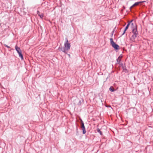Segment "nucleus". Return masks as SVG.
Masks as SVG:
<instances>
[{"mask_svg": "<svg viewBox=\"0 0 153 153\" xmlns=\"http://www.w3.org/2000/svg\"><path fill=\"white\" fill-rule=\"evenodd\" d=\"M144 1H138L136 3H135L132 6H131L130 7V9L131 10L134 7L137 6L139 4L142 3Z\"/></svg>", "mask_w": 153, "mask_h": 153, "instance_id": "39448f33", "label": "nucleus"}, {"mask_svg": "<svg viewBox=\"0 0 153 153\" xmlns=\"http://www.w3.org/2000/svg\"><path fill=\"white\" fill-rule=\"evenodd\" d=\"M82 128V131H83V134H85L86 132V131L85 130V127H84V128Z\"/></svg>", "mask_w": 153, "mask_h": 153, "instance_id": "2eb2a0df", "label": "nucleus"}, {"mask_svg": "<svg viewBox=\"0 0 153 153\" xmlns=\"http://www.w3.org/2000/svg\"><path fill=\"white\" fill-rule=\"evenodd\" d=\"M110 43L112 47L116 50H118L119 48V46L117 45L113 41L112 38L110 39Z\"/></svg>", "mask_w": 153, "mask_h": 153, "instance_id": "f03ea898", "label": "nucleus"}, {"mask_svg": "<svg viewBox=\"0 0 153 153\" xmlns=\"http://www.w3.org/2000/svg\"><path fill=\"white\" fill-rule=\"evenodd\" d=\"M122 68L123 69V71L125 72H126L128 71L127 69L126 68V67L124 65L123 67Z\"/></svg>", "mask_w": 153, "mask_h": 153, "instance_id": "ddd939ff", "label": "nucleus"}, {"mask_svg": "<svg viewBox=\"0 0 153 153\" xmlns=\"http://www.w3.org/2000/svg\"><path fill=\"white\" fill-rule=\"evenodd\" d=\"M66 42L64 43V46L66 48L67 51H68L70 49L71 47L70 43L68 42V40L67 38H66Z\"/></svg>", "mask_w": 153, "mask_h": 153, "instance_id": "7ed1b4c3", "label": "nucleus"}, {"mask_svg": "<svg viewBox=\"0 0 153 153\" xmlns=\"http://www.w3.org/2000/svg\"><path fill=\"white\" fill-rule=\"evenodd\" d=\"M97 132H98L101 135H102V131L100 130L99 128H98L97 129Z\"/></svg>", "mask_w": 153, "mask_h": 153, "instance_id": "f8f14e48", "label": "nucleus"}, {"mask_svg": "<svg viewBox=\"0 0 153 153\" xmlns=\"http://www.w3.org/2000/svg\"><path fill=\"white\" fill-rule=\"evenodd\" d=\"M4 46L5 47H7V48H10L9 46H8L7 45H6V44H4Z\"/></svg>", "mask_w": 153, "mask_h": 153, "instance_id": "a211bd4d", "label": "nucleus"}, {"mask_svg": "<svg viewBox=\"0 0 153 153\" xmlns=\"http://www.w3.org/2000/svg\"><path fill=\"white\" fill-rule=\"evenodd\" d=\"M119 64H120V65L122 67V68L124 66V65L123 64V63H120H120Z\"/></svg>", "mask_w": 153, "mask_h": 153, "instance_id": "6ab92c4d", "label": "nucleus"}, {"mask_svg": "<svg viewBox=\"0 0 153 153\" xmlns=\"http://www.w3.org/2000/svg\"><path fill=\"white\" fill-rule=\"evenodd\" d=\"M131 27L132 30V33L133 34L138 35V33L136 25H134L133 23H132L131 25Z\"/></svg>", "mask_w": 153, "mask_h": 153, "instance_id": "f257e3e1", "label": "nucleus"}, {"mask_svg": "<svg viewBox=\"0 0 153 153\" xmlns=\"http://www.w3.org/2000/svg\"><path fill=\"white\" fill-rule=\"evenodd\" d=\"M121 60V59H119V58H118L117 59V63L118 64H120V62Z\"/></svg>", "mask_w": 153, "mask_h": 153, "instance_id": "dca6fc26", "label": "nucleus"}, {"mask_svg": "<svg viewBox=\"0 0 153 153\" xmlns=\"http://www.w3.org/2000/svg\"><path fill=\"white\" fill-rule=\"evenodd\" d=\"M19 54V56L21 58V59L23 60V55L22 53V52H20L19 53H18Z\"/></svg>", "mask_w": 153, "mask_h": 153, "instance_id": "9d476101", "label": "nucleus"}, {"mask_svg": "<svg viewBox=\"0 0 153 153\" xmlns=\"http://www.w3.org/2000/svg\"><path fill=\"white\" fill-rule=\"evenodd\" d=\"M122 56H121V55H120L118 58H119V59H121V58H122Z\"/></svg>", "mask_w": 153, "mask_h": 153, "instance_id": "aec40b11", "label": "nucleus"}, {"mask_svg": "<svg viewBox=\"0 0 153 153\" xmlns=\"http://www.w3.org/2000/svg\"><path fill=\"white\" fill-rule=\"evenodd\" d=\"M133 21V20H132L131 21H130L128 22V23L127 25H126V27L124 30L123 33L122 34V35H124L126 31L128 28V27H129V26L130 25V24Z\"/></svg>", "mask_w": 153, "mask_h": 153, "instance_id": "20e7f679", "label": "nucleus"}, {"mask_svg": "<svg viewBox=\"0 0 153 153\" xmlns=\"http://www.w3.org/2000/svg\"><path fill=\"white\" fill-rule=\"evenodd\" d=\"M60 50L62 52L65 53H67L68 51H67L66 48L65 47L61 48H60Z\"/></svg>", "mask_w": 153, "mask_h": 153, "instance_id": "0eeeda50", "label": "nucleus"}, {"mask_svg": "<svg viewBox=\"0 0 153 153\" xmlns=\"http://www.w3.org/2000/svg\"><path fill=\"white\" fill-rule=\"evenodd\" d=\"M109 90L111 92H114L115 91L114 88H112V87H111L110 88Z\"/></svg>", "mask_w": 153, "mask_h": 153, "instance_id": "4468645a", "label": "nucleus"}, {"mask_svg": "<svg viewBox=\"0 0 153 153\" xmlns=\"http://www.w3.org/2000/svg\"><path fill=\"white\" fill-rule=\"evenodd\" d=\"M83 101L82 100H79L77 104L79 106L81 104L82 102H83Z\"/></svg>", "mask_w": 153, "mask_h": 153, "instance_id": "f3484780", "label": "nucleus"}, {"mask_svg": "<svg viewBox=\"0 0 153 153\" xmlns=\"http://www.w3.org/2000/svg\"><path fill=\"white\" fill-rule=\"evenodd\" d=\"M15 49L17 51L18 53H19L21 51V50L20 49V48L19 47H18L16 45L15 46Z\"/></svg>", "mask_w": 153, "mask_h": 153, "instance_id": "1a4fd4ad", "label": "nucleus"}, {"mask_svg": "<svg viewBox=\"0 0 153 153\" xmlns=\"http://www.w3.org/2000/svg\"><path fill=\"white\" fill-rule=\"evenodd\" d=\"M137 35L133 34L131 37L130 38V40L132 42H134V39L137 37Z\"/></svg>", "mask_w": 153, "mask_h": 153, "instance_id": "423d86ee", "label": "nucleus"}, {"mask_svg": "<svg viewBox=\"0 0 153 153\" xmlns=\"http://www.w3.org/2000/svg\"><path fill=\"white\" fill-rule=\"evenodd\" d=\"M81 128L85 127L84 123L82 120H81Z\"/></svg>", "mask_w": 153, "mask_h": 153, "instance_id": "9b49d317", "label": "nucleus"}, {"mask_svg": "<svg viewBox=\"0 0 153 153\" xmlns=\"http://www.w3.org/2000/svg\"><path fill=\"white\" fill-rule=\"evenodd\" d=\"M37 14L42 19L44 17L43 14L42 13L41 14L39 11H37Z\"/></svg>", "mask_w": 153, "mask_h": 153, "instance_id": "6e6552de", "label": "nucleus"}]
</instances>
